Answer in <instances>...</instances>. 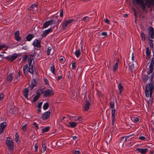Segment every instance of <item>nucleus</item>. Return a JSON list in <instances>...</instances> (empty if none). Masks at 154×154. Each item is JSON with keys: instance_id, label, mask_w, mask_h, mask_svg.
<instances>
[{"instance_id": "obj_2", "label": "nucleus", "mask_w": 154, "mask_h": 154, "mask_svg": "<svg viewBox=\"0 0 154 154\" xmlns=\"http://www.w3.org/2000/svg\"><path fill=\"white\" fill-rule=\"evenodd\" d=\"M109 107L111 109V119L112 120V125H114L115 116L116 110L114 108V102L111 101L109 103Z\"/></svg>"}, {"instance_id": "obj_44", "label": "nucleus", "mask_w": 154, "mask_h": 154, "mask_svg": "<svg viewBox=\"0 0 154 154\" xmlns=\"http://www.w3.org/2000/svg\"><path fill=\"white\" fill-rule=\"evenodd\" d=\"M147 38L149 40V43H148L149 45H153V40L151 39H150V38L149 36L147 37Z\"/></svg>"}, {"instance_id": "obj_43", "label": "nucleus", "mask_w": 154, "mask_h": 154, "mask_svg": "<svg viewBox=\"0 0 154 154\" xmlns=\"http://www.w3.org/2000/svg\"><path fill=\"white\" fill-rule=\"evenodd\" d=\"M90 20V18L88 16H85L83 18V20L85 22H87L88 21Z\"/></svg>"}, {"instance_id": "obj_23", "label": "nucleus", "mask_w": 154, "mask_h": 154, "mask_svg": "<svg viewBox=\"0 0 154 154\" xmlns=\"http://www.w3.org/2000/svg\"><path fill=\"white\" fill-rule=\"evenodd\" d=\"M31 74H33L34 73V70L33 69V66L32 65H31L29 67L27 70Z\"/></svg>"}, {"instance_id": "obj_53", "label": "nucleus", "mask_w": 154, "mask_h": 154, "mask_svg": "<svg viewBox=\"0 0 154 154\" xmlns=\"http://www.w3.org/2000/svg\"><path fill=\"white\" fill-rule=\"evenodd\" d=\"M28 58V56L27 55H24L23 59V61H26Z\"/></svg>"}, {"instance_id": "obj_3", "label": "nucleus", "mask_w": 154, "mask_h": 154, "mask_svg": "<svg viewBox=\"0 0 154 154\" xmlns=\"http://www.w3.org/2000/svg\"><path fill=\"white\" fill-rule=\"evenodd\" d=\"M6 144L10 150L11 151L13 150L14 148V144L11 138L9 137H6Z\"/></svg>"}, {"instance_id": "obj_5", "label": "nucleus", "mask_w": 154, "mask_h": 154, "mask_svg": "<svg viewBox=\"0 0 154 154\" xmlns=\"http://www.w3.org/2000/svg\"><path fill=\"white\" fill-rule=\"evenodd\" d=\"M54 92L52 90L50 89L46 90L43 94V96L45 97H48L53 95Z\"/></svg>"}, {"instance_id": "obj_41", "label": "nucleus", "mask_w": 154, "mask_h": 154, "mask_svg": "<svg viewBox=\"0 0 154 154\" xmlns=\"http://www.w3.org/2000/svg\"><path fill=\"white\" fill-rule=\"evenodd\" d=\"M32 85L35 86L36 85V81L35 79H33L31 83Z\"/></svg>"}, {"instance_id": "obj_28", "label": "nucleus", "mask_w": 154, "mask_h": 154, "mask_svg": "<svg viewBox=\"0 0 154 154\" xmlns=\"http://www.w3.org/2000/svg\"><path fill=\"white\" fill-rule=\"evenodd\" d=\"M50 128L49 127H45L43 129L42 131V133H44L50 130Z\"/></svg>"}, {"instance_id": "obj_62", "label": "nucleus", "mask_w": 154, "mask_h": 154, "mask_svg": "<svg viewBox=\"0 0 154 154\" xmlns=\"http://www.w3.org/2000/svg\"><path fill=\"white\" fill-rule=\"evenodd\" d=\"M5 129L0 128V134H2L4 131Z\"/></svg>"}, {"instance_id": "obj_45", "label": "nucleus", "mask_w": 154, "mask_h": 154, "mask_svg": "<svg viewBox=\"0 0 154 154\" xmlns=\"http://www.w3.org/2000/svg\"><path fill=\"white\" fill-rule=\"evenodd\" d=\"M33 59V58L31 59V58H29L28 59V63L29 66H30V65H31V64L32 61V60Z\"/></svg>"}, {"instance_id": "obj_29", "label": "nucleus", "mask_w": 154, "mask_h": 154, "mask_svg": "<svg viewBox=\"0 0 154 154\" xmlns=\"http://www.w3.org/2000/svg\"><path fill=\"white\" fill-rule=\"evenodd\" d=\"M49 104L48 103H45L43 106V108L44 110L47 109L49 107Z\"/></svg>"}, {"instance_id": "obj_30", "label": "nucleus", "mask_w": 154, "mask_h": 154, "mask_svg": "<svg viewBox=\"0 0 154 154\" xmlns=\"http://www.w3.org/2000/svg\"><path fill=\"white\" fill-rule=\"evenodd\" d=\"M75 55L76 57H79L81 54V52L79 49L76 50L75 53Z\"/></svg>"}, {"instance_id": "obj_49", "label": "nucleus", "mask_w": 154, "mask_h": 154, "mask_svg": "<svg viewBox=\"0 0 154 154\" xmlns=\"http://www.w3.org/2000/svg\"><path fill=\"white\" fill-rule=\"evenodd\" d=\"M32 125L36 128V129L37 130L38 128V126L35 122H33Z\"/></svg>"}, {"instance_id": "obj_25", "label": "nucleus", "mask_w": 154, "mask_h": 154, "mask_svg": "<svg viewBox=\"0 0 154 154\" xmlns=\"http://www.w3.org/2000/svg\"><path fill=\"white\" fill-rule=\"evenodd\" d=\"M49 21H47L43 23V26L42 28L43 29H44L47 28L49 25H50L49 23L48 22Z\"/></svg>"}, {"instance_id": "obj_35", "label": "nucleus", "mask_w": 154, "mask_h": 154, "mask_svg": "<svg viewBox=\"0 0 154 154\" xmlns=\"http://www.w3.org/2000/svg\"><path fill=\"white\" fill-rule=\"evenodd\" d=\"M6 126V122H4L2 123L0 125V128L5 129Z\"/></svg>"}, {"instance_id": "obj_26", "label": "nucleus", "mask_w": 154, "mask_h": 154, "mask_svg": "<svg viewBox=\"0 0 154 154\" xmlns=\"http://www.w3.org/2000/svg\"><path fill=\"white\" fill-rule=\"evenodd\" d=\"M38 6L37 3H34L32 5L28 8V10L29 11H31L32 10L34 7H37Z\"/></svg>"}, {"instance_id": "obj_20", "label": "nucleus", "mask_w": 154, "mask_h": 154, "mask_svg": "<svg viewBox=\"0 0 154 154\" xmlns=\"http://www.w3.org/2000/svg\"><path fill=\"white\" fill-rule=\"evenodd\" d=\"M146 59H148L149 58L151 54L150 50H149V47H147L146 48Z\"/></svg>"}, {"instance_id": "obj_31", "label": "nucleus", "mask_w": 154, "mask_h": 154, "mask_svg": "<svg viewBox=\"0 0 154 154\" xmlns=\"http://www.w3.org/2000/svg\"><path fill=\"white\" fill-rule=\"evenodd\" d=\"M44 92L43 89H40L38 90L37 94L40 96V95Z\"/></svg>"}, {"instance_id": "obj_18", "label": "nucleus", "mask_w": 154, "mask_h": 154, "mask_svg": "<svg viewBox=\"0 0 154 154\" xmlns=\"http://www.w3.org/2000/svg\"><path fill=\"white\" fill-rule=\"evenodd\" d=\"M69 125H67L66 126L69 127L74 128L77 125V123L74 122H69Z\"/></svg>"}, {"instance_id": "obj_64", "label": "nucleus", "mask_w": 154, "mask_h": 154, "mask_svg": "<svg viewBox=\"0 0 154 154\" xmlns=\"http://www.w3.org/2000/svg\"><path fill=\"white\" fill-rule=\"evenodd\" d=\"M75 154H80V151L79 150H75L74 151Z\"/></svg>"}, {"instance_id": "obj_7", "label": "nucleus", "mask_w": 154, "mask_h": 154, "mask_svg": "<svg viewBox=\"0 0 154 154\" xmlns=\"http://www.w3.org/2000/svg\"><path fill=\"white\" fill-rule=\"evenodd\" d=\"M148 34L150 36L151 39H153L154 38V30L152 26H150L148 28Z\"/></svg>"}, {"instance_id": "obj_37", "label": "nucleus", "mask_w": 154, "mask_h": 154, "mask_svg": "<svg viewBox=\"0 0 154 154\" xmlns=\"http://www.w3.org/2000/svg\"><path fill=\"white\" fill-rule=\"evenodd\" d=\"M133 120L134 122H135L136 123H139L140 122H139V119L137 117H134Z\"/></svg>"}, {"instance_id": "obj_54", "label": "nucleus", "mask_w": 154, "mask_h": 154, "mask_svg": "<svg viewBox=\"0 0 154 154\" xmlns=\"http://www.w3.org/2000/svg\"><path fill=\"white\" fill-rule=\"evenodd\" d=\"M44 82L45 83V84L46 85H49V82L48 79H44Z\"/></svg>"}, {"instance_id": "obj_39", "label": "nucleus", "mask_w": 154, "mask_h": 154, "mask_svg": "<svg viewBox=\"0 0 154 154\" xmlns=\"http://www.w3.org/2000/svg\"><path fill=\"white\" fill-rule=\"evenodd\" d=\"M58 16H56L55 18H54V20L55 22L56 23H58L60 22H61V20L58 19Z\"/></svg>"}, {"instance_id": "obj_52", "label": "nucleus", "mask_w": 154, "mask_h": 154, "mask_svg": "<svg viewBox=\"0 0 154 154\" xmlns=\"http://www.w3.org/2000/svg\"><path fill=\"white\" fill-rule=\"evenodd\" d=\"M43 102H41L40 103H38L37 107L39 109L41 108L42 105V104Z\"/></svg>"}, {"instance_id": "obj_34", "label": "nucleus", "mask_w": 154, "mask_h": 154, "mask_svg": "<svg viewBox=\"0 0 154 154\" xmlns=\"http://www.w3.org/2000/svg\"><path fill=\"white\" fill-rule=\"evenodd\" d=\"M40 96L37 95V94L34 97V98L33 100V102H35V101H36L38 99H39L40 97Z\"/></svg>"}, {"instance_id": "obj_36", "label": "nucleus", "mask_w": 154, "mask_h": 154, "mask_svg": "<svg viewBox=\"0 0 154 154\" xmlns=\"http://www.w3.org/2000/svg\"><path fill=\"white\" fill-rule=\"evenodd\" d=\"M118 63L116 62L114 65L113 66V69L115 71H116L118 69Z\"/></svg>"}, {"instance_id": "obj_46", "label": "nucleus", "mask_w": 154, "mask_h": 154, "mask_svg": "<svg viewBox=\"0 0 154 154\" xmlns=\"http://www.w3.org/2000/svg\"><path fill=\"white\" fill-rule=\"evenodd\" d=\"M154 78V72L149 77L150 80L151 81L154 82L153 80V78Z\"/></svg>"}, {"instance_id": "obj_12", "label": "nucleus", "mask_w": 154, "mask_h": 154, "mask_svg": "<svg viewBox=\"0 0 154 154\" xmlns=\"http://www.w3.org/2000/svg\"><path fill=\"white\" fill-rule=\"evenodd\" d=\"M53 28H50L47 30L43 31L42 35V38L45 37L47 35L52 31Z\"/></svg>"}, {"instance_id": "obj_50", "label": "nucleus", "mask_w": 154, "mask_h": 154, "mask_svg": "<svg viewBox=\"0 0 154 154\" xmlns=\"http://www.w3.org/2000/svg\"><path fill=\"white\" fill-rule=\"evenodd\" d=\"M72 68L73 69H75V67L76 63L75 61H73L72 62Z\"/></svg>"}, {"instance_id": "obj_59", "label": "nucleus", "mask_w": 154, "mask_h": 154, "mask_svg": "<svg viewBox=\"0 0 154 154\" xmlns=\"http://www.w3.org/2000/svg\"><path fill=\"white\" fill-rule=\"evenodd\" d=\"M129 66V67H131L133 68H134V65L133 64V63H129L128 64Z\"/></svg>"}, {"instance_id": "obj_22", "label": "nucleus", "mask_w": 154, "mask_h": 154, "mask_svg": "<svg viewBox=\"0 0 154 154\" xmlns=\"http://www.w3.org/2000/svg\"><path fill=\"white\" fill-rule=\"evenodd\" d=\"M149 76L146 74H144L143 75L142 79L143 82L145 83H146L148 80Z\"/></svg>"}, {"instance_id": "obj_51", "label": "nucleus", "mask_w": 154, "mask_h": 154, "mask_svg": "<svg viewBox=\"0 0 154 154\" xmlns=\"http://www.w3.org/2000/svg\"><path fill=\"white\" fill-rule=\"evenodd\" d=\"M20 76H18V75H16L14 79V81L15 82H17L19 80Z\"/></svg>"}, {"instance_id": "obj_55", "label": "nucleus", "mask_w": 154, "mask_h": 154, "mask_svg": "<svg viewBox=\"0 0 154 154\" xmlns=\"http://www.w3.org/2000/svg\"><path fill=\"white\" fill-rule=\"evenodd\" d=\"M51 48H50V47H49L48 48L47 50V54L48 55H50V51H51Z\"/></svg>"}, {"instance_id": "obj_63", "label": "nucleus", "mask_w": 154, "mask_h": 154, "mask_svg": "<svg viewBox=\"0 0 154 154\" xmlns=\"http://www.w3.org/2000/svg\"><path fill=\"white\" fill-rule=\"evenodd\" d=\"M148 146L151 148H153L154 147V145L152 144H150Z\"/></svg>"}, {"instance_id": "obj_60", "label": "nucleus", "mask_w": 154, "mask_h": 154, "mask_svg": "<svg viewBox=\"0 0 154 154\" xmlns=\"http://www.w3.org/2000/svg\"><path fill=\"white\" fill-rule=\"evenodd\" d=\"M38 144H35V151H37L38 150Z\"/></svg>"}, {"instance_id": "obj_56", "label": "nucleus", "mask_w": 154, "mask_h": 154, "mask_svg": "<svg viewBox=\"0 0 154 154\" xmlns=\"http://www.w3.org/2000/svg\"><path fill=\"white\" fill-rule=\"evenodd\" d=\"M60 16L62 17L63 16V10H60Z\"/></svg>"}, {"instance_id": "obj_58", "label": "nucleus", "mask_w": 154, "mask_h": 154, "mask_svg": "<svg viewBox=\"0 0 154 154\" xmlns=\"http://www.w3.org/2000/svg\"><path fill=\"white\" fill-rule=\"evenodd\" d=\"M101 35H102L105 36V37L107 36V34L106 32H103L101 33Z\"/></svg>"}, {"instance_id": "obj_19", "label": "nucleus", "mask_w": 154, "mask_h": 154, "mask_svg": "<svg viewBox=\"0 0 154 154\" xmlns=\"http://www.w3.org/2000/svg\"><path fill=\"white\" fill-rule=\"evenodd\" d=\"M18 57V55L17 53L14 54L10 57L11 61L13 62L14 60L16 59Z\"/></svg>"}, {"instance_id": "obj_1", "label": "nucleus", "mask_w": 154, "mask_h": 154, "mask_svg": "<svg viewBox=\"0 0 154 154\" xmlns=\"http://www.w3.org/2000/svg\"><path fill=\"white\" fill-rule=\"evenodd\" d=\"M154 82L151 81L147 84L145 87V95L146 97H150L151 98L154 90V85H153Z\"/></svg>"}, {"instance_id": "obj_32", "label": "nucleus", "mask_w": 154, "mask_h": 154, "mask_svg": "<svg viewBox=\"0 0 154 154\" xmlns=\"http://www.w3.org/2000/svg\"><path fill=\"white\" fill-rule=\"evenodd\" d=\"M141 38L142 41L143 42H144L145 40L146 36L143 32H142L141 33Z\"/></svg>"}, {"instance_id": "obj_57", "label": "nucleus", "mask_w": 154, "mask_h": 154, "mask_svg": "<svg viewBox=\"0 0 154 154\" xmlns=\"http://www.w3.org/2000/svg\"><path fill=\"white\" fill-rule=\"evenodd\" d=\"M104 21L105 23H106L108 24H109L110 23V21L107 19H105Z\"/></svg>"}, {"instance_id": "obj_8", "label": "nucleus", "mask_w": 154, "mask_h": 154, "mask_svg": "<svg viewBox=\"0 0 154 154\" xmlns=\"http://www.w3.org/2000/svg\"><path fill=\"white\" fill-rule=\"evenodd\" d=\"M50 112L48 111L45 112L42 116V118L43 120L47 119L51 115Z\"/></svg>"}, {"instance_id": "obj_21", "label": "nucleus", "mask_w": 154, "mask_h": 154, "mask_svg": "<svg viewBox=\"0 0 154 154\" xmlns=\"http://www.w3.org/2000/svg\"><path fill=\"white\" fill-rule=\"evenodd\" d=\"M34 37V35L32 34H28L26 37V41H30Z\"/></svg>"}, {"instance_id": "obj_61", "label": "nucleus", "mask_w": 154, "mask_h": 154, "mask_svg": "<svg viewBox=\"0 0 154 154\" xmlns=\"http://www.w3.org/2000/svg\"><path fill=\"white\" fill-rule=\"evenodd\" d=\"M4 95L2 93L0 94V101L4 97Z\"/></svg>"}, {"instance_id": "obj_24", "label": "nucleus", "mask_w": 154, "mask_h": 154, "mask_svg": "<svg viewBox=\"0 0 154 154\" xmlns=\"http://www.w3.org/2000/svg\"><path fill=\"white\" fill-rule=\"evenodd\" d=\"M13 77L12 76V74L10 73L7 77V81L11 83L13 79Z\"/></svg>"}, {"instance_id": "obj_11", "label": "nucleus", "mask_w": 154, "mask_h": 154, "mask_svg": "<svg viewBox=\"0 0 154 154\" xmlns=\"http://www.w3.org/2000/svg\"><path fill=\"white\" fill-rule=\"evenodd\" d=\"M137 3L138 4H140L142 6V9L144 10L146 9V4L144 3L143 0H136Z\"/></svg>"}, {"instance_id": "obj_4", "label": "nucleus", "mask_w": 154, "mask_h": 154, "mask_svg": "<svg viewBox=\"0 0 154 154\" xmlns=\"http://www.w3.org/2000/svg\"><path fill=\"white\" fill-rule=\"evenodd\" d=\"M154 66V57L152 58L150 64L149 66V68L148 71H147V73L148 75H149L152 73L153 70Z\"/></svg>"}, {"instance_id": "obj_14", "label": "nucleus", "mask_w": 154, "mask_h": 154, "mask_svg": "<svg viewBox=\"0 0 154 154\" xmlns=\"http://www.w3.org/2000/svg\"><path fill=\"white\" fill-rule=\"evenodd\" d=\"M131 135L127 137H122L120 138V140L119 143V144L121 145H123L124 142L126 141L127 138L128 137H131Z\"/></svg>"}, {"instance_id": "obj_38", "label": "nucleus", "mask_w": 154, "mask_h": 154, "mask_svg": "<svg viewBox=\"0 0 154 154\" xmlns=\"http://www.w3.org/2000/svg\"><path fill=\"white\" fill-rule=\"evenodd\" d=\"M27 124H25L24 125H23V124L22 125V129L24 131H26L27 130L26 126Z\"/></svg>"}, {"instance_id": "obj_13", "label": "nucleus", "mask_w": 154, "mask_h": 154, "mask_svg": "<svg viewBox=\"0 0 154 154\" xmlns=\"http://www.w3.org/2000/svg\"><path fill=\"white\" fill-rule=\"evenodd\" d=\"M20 32L18 30L16 31L15 32V39L17 41H20L21 40V38L20 36Z\"/></svg>"}, {"instance_id": "obj_10", "label": "nucleus", "mask_w": 154, "mask_h": 154, "mask_svg": "<svg viewBox=\"0 0 154 154\" xmlns=\"http://www.w3.org/2000/svg\"><path fill=\"white\" fill-rule=\"evenodd\" d=\"M29 92V89L27 88H26L23 89V96L25 97L26 99L28 100H30V99H29L28 97Z\"/></svg>"}, {"instance_id": "obj_16", "label": "nucleus", "mask_w": 154, "mask_h": 154, "mask_svg": "<svg viewBox=\"0 0 154 154\" xmlns=\"http://www.w3.org/2000/svg\"><path fill=\"white\" fill-rule=\"evenodd\" d=\"M136 150L142 154H145L147 152L148 149H141L139 148H137Z\"/></svg>"}, {"instance_id": "obj_6", "label": "nucleus", "mask_w": 154, "mask_h": 154, "mask_svg": "<svg viewBox=\"0 0 154 154\" xmlns=\"http://www.w3.org/2000/svg\"><path fill=\"white\" fill-rule=\"evenodd\" d=\"M77 20H75L76 21ZM75 21V19H72L70 20H69L66 21H64L63 24L62 25V27L63 29L64 30H65L66 27L70 23H72V22H74Z\"/></svg>"}, {"instance_id": "obj_17", "label": "nucleus", "mask_w": 154, "mask_h": 154, "mask_svg": "<svg viewBox=\"0 0 154 154\" xmlns=\"http://www.w3.org/2000/svg\"><path fill=\"white\" fill-rule=\"evenodd\" d=\"M123 84L121 82L118 85V88L119 91V94L120 95L121 94L123 89Z\"/></svg>"}, {"instance_id": "obj_40", "label": "nucleus", "mask_w": 154, "mask_h": 154, "mask_svg": "<svg viewBox=\"0 0 154 154\" xmlns=\"http://www.w3.org/2000/svg\"><path fill=\"white\" fill-rule=\"evenodd\" d=\"M45 142L44 141H43L42 143V148L43 149V150L44 151H45L47 148V147L45 144Z\"/></svg>"}, {"instance_id": "obj_47", "label": "nucleus", "mask_w": 154, "mask_h": 154, "mask_svg": "<svg viewBox=\"0 0 154 154\" xmlns=\"http://www.w3.org/2000/svg\"><path fill=\"white\" fill-rule=\"evenodd\" d=\"M48 22L49 23L50 25H51L52 24H55V22L54 20V19L53 20H48Z\"/></svg>"}, {"instance_id": "obj_9", "label": "nucleus", "mask_w": 154, "mask_h": 154, "mask_svg": "<svg viewBox=\"0 0 154 154\" xmlns=\"http://www.w3.org/2000/svg\"><path fill=\"white\" fill-rule=\"evenodd\" d=\"M41 43V41L35 39L32 45L35 47L40 48L41 47L40 45Z\"/></svg>"}, {"instance_id": "obj_42", "label": "nucleus", "mask_w": 154, "mask_h": 154, "mask_svg": "<svg viewBox=\"0 0 154 154\" xmlns=\"http://www.w3.org/2000/svg\"><path fill=\"white\" fill-rule=\"evenodd\" d=\"M146 3L147 5V7L148 8H150L152 4H153V3L151 2H150L149 1H146Z\"/></svg>"}, {"instance_id": "obj_33", "label": "nucleus", "mask_w": 154, "mask_h": 154, "mask_svg": "<svg viewBox=\"0 0 154 154\" xmlns=\"http://www.w3.org/2000/svg\"><path fill=\"white\" fill-rule=\"evenodd\" d=\"M50 70L54 75H56L55 68L54 65L51 66Z\"/></svg>"}, {"instance_id": "obj_27", "label": "nucleus", "mask_w": 154, "mask_h": 154, "mask_svg": "<svg viewBox=\"0 0 154 154\" xmlns=\"http://www.w3.org/2000/svg\"><path fill=\"white\" fill-rule=\"evenodd\" d=\"M28 68V65L26 64L24 65L23 68V70L24 73V74L25 75H26V72L27 71V70L26 71V69Z\"/></svg>"}, {"instance_id": "obj_48", "label": "nucleus", "mask_w": 154, "mask_h": 154, "mask_svg": "<svg viewBox=\"0 0 154 154\" xmlns=\"http://www.w3.org/2000/svg\"><path fill=\"white\" fill-rule=\"evenodd\" d=\"M139 139L142 140H147V138H146L145 137L143 136H140L139 137Z\"/></svg>"}, {"instance_id": "obj_15", "label": "nucleus", "mask_w": 154, "mask_h": 154, "mask_svg": "<svg viewBox=\"0 0 154 154\" xmlns=\"http://www.w3.org/2000/svg\"><path fill=\"white\" fill-rule=\"evenodd\" d=\"M90 101L88 100H87L85 101V107H84V110L85 111H87L90 108Z\"/></svg>"}]
</instances>
